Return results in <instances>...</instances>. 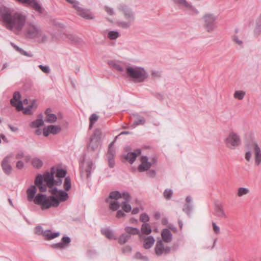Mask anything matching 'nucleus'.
<instances>
[{"label": "nucleus", "instance_id": "4468645a", "mask_svg": "<svg viewBox=\"0 0 261 261\" xmlns=\"http://www.w3.org/2000/svg\"><path fill=\"white\" fill-rule=\"evenodd\" d=\"M61 131V128L59 125H50L43 128V134L45 137H47L49 134L55 135Z\"/></svg>", "mask_w": 261, "mask_h": 261}, {"label": "nucleus", "instance_id": "a19ab883", "mask_svg": "<svg viewBox=\"0 0 261 261\" xmlns=\"http://www.w3.org/2000/svg\"><path fill=\"white\" fill-rule=\"evenodd\" d=\"M128 202L126 201H122L121 202L123 204L122 208L126 213H129L132 211V206L128 203Z\"/></svg>", "mask_w": 261, "mask_h": 261}, {"label": "nucleus", "instance_id": "37998d69", "mask_svg": "<svg viewBox=\"0 0 261 261\" xmlns=\"http://www.w3.org/2000/svg\"><path fill=\"white\" fill-rule=\"evenodd\" d=\"M108 36L111 40L116 39L119 36V33L117 31H112L108 33Z\"/></svg>", "mask_w": 261, "mask_h": 261}, {"label": "nucleus", "instance_id": "79ce46f5", "mask_svg": "<svg viewBox=\"0 0 261 261\" xmlns=\"http://www.w3.org/2000/svg\"><path fill=\"white\" fill-rule=\"evenodd\" d=\"M14 47L16 48V49L21 54L27 57H33L34 56V54L32 53H28L27 51H24L23 49H22L21 48H19L17 46H15Z\"/></svg>", "mask_w": 261, "mask_h": 261}, {"label": "nucleus", "instance_id": "2f4dec72", "mask_svg": "<svg viewBox=\"0 0 261 261\" xmlns=\"http://www.w3.org/2000/svg\"><path fill=\"white\" fill-rule=\"evenodd\" d=\"M246 95V92L244 90H236L233 94V98L235 99L242 100Z\"/></svg>", "mask_w": 261, "mask_h": 261}, {"label": "nucleus", "instance_id": "0eeeda50", "mask_svg": "<svg viewBox=\"0 0 261 261\" xmlns=\"http://www.w3.org/2000/svg\"><path fill=\"white\" fill-rule=\"evenodd\" d=\"M224 143L230 149H234L241 144L240 136L234 131H230L224 139Z\"/></svg>", "mask_w": 261, "mask_h": 261}, {"label": "nucleus", "instance_id": "c9c22d12", "mask_svg": "<svg viewBox=\"0 0 261 261\" xmlns=\"http://www.w3.org/2000/svg\"><path fill=\"white\" fill-rule=\"evenodd\" d=\"M250 192L248 188L240 187L238 189L237 195L238 197H242L244 195H247Z\"/></svg>", "mask_w": 261, "mask_h": 261}, {"label": "nucleus", "instance_id": "ea45409f", "mask_svg": "<svg viewBox=\"0 0 261 261\" xmlns=\"http://www.w3.org/2000/svg\"><path fill=\"white\" fill-rule=\"evenodd\" d=\"M4 172L7 174H10L12 170V167L11 164H2Z\"/></svg>", "mask_w": 261, "mask_h": 261}, {"label": "nucleus", "instance_id": "58836bf2", "mask_svg": "<svg viewBox=\"0 0 261 261\" xmlns=\"http://www.w3.org/2000/svg\"><path fill=\"white\" fill-rule=\"evenodd\" d=\"M63 186L66 191H68L70 189L71 187V182L69 177H66L65 178Z\"/></svg>", "mask_w": 261, "mask_h": 261}, {"label": "nucleus", "instance_id": "b1692460", "mask_svg": "<svg viewBox=\"0 0 261 261\" xmlns=\"http://www.w3.org/2000/svg\"><path fill=\"white\" fill-rule=\"evenodd\" d=\"M102 234L107 238L111 240H117V238L114 236L113 231L110 228H103L101 229Z\"/></svg>", "mask_w": 261, "mask_h": 261}, {"label": "nucleus", "instance_id": "f704fd0d", "mask_svg": "<svg viewBox=\"0 0 261 261\" xmlns=\"http://www.w3.org/2000/svg\"><path fill=\"white\" fill-rule=\"evenodd\" d=\"M109 64L110 66L113 67L119 71H122L124 70L123 67L119 62L111 61L109 62Z\"/></svg>", "mask_w": 261, "mask_h": 261}, {"label": "nucleus", "instance_id": "3c124183", "mask_svg": "<svg viewBox=\"0 0 261 261\" xmlns=\"http://www.w3.org/2000/svg\"><path fill=\"white\" fill-rule=\"evenodd\" d=\"M39 67L45 73H49L50 71V68L47 65H39Z\"/></svg>", "mask_w": 261, "mask_h": 261}, {"label": "nucleus", "instance_id": "a211bd4d", "mask_svg": "<svg viewBox=\"0 0 261 261\" xmlns=\"http://www.w3.org/2000/svg\"><path fill=\"white\" fill-rule=\"evenodd\" d=\"M141 150L140 149H137L135 152H130L127 153L124 156V158L126 159V161L133 163L135 162L136 158L141 154Z\"/></svg>", "mask_w": 261, "mask_h": 261}, {"label": "nucleus", "instance_id": "49530a36", "mask_svg": "<svg viewBox=\"0 0 261 261\" xmlns=\"http://www.w3.org/2000/svg\"><path fill=\"white\" fill-rule=\"evenodd\" d=\"M122 194V197L124 200L123 201L130 202L131 200V196L130 194L126 191L123 192Z\"/></svg>", "mask_w": 261, "mask_h": 261}, {"label": "nucleus", "instance_id": "4d7b16f0", "mask_svg": "<svg viewBox=\"0 0 261 261\" xmlns=\"http://www.w3.org/2000/svg\"><path fill=\"white\" fill-rule=\"evenodd\" d=\"M98 119V116L95 114H92L90 118V127H91L93 123L97 121Z\"/></svg>", "mask_w": 261, "mask_h": 261}, {"label": "nucleus", "instance_id": "bb28decb", "mask_svg": "<svg viewBox=\"0 0 261 261\" xmlns=\"http://www.w3.org/2000/svg\"><path fill=\"white\" fill-rule=\"evenodd\" d=\"M60 232H53L51 230L47 229L43 232V236H44L46 240H51L59 236Z\"/></svg>", "mask_w": 261, "mask_h": 261}, {"label": "nucleus", "instance_id": "09e8293b", "mask_svg": "<svg viewBox=\"0 0 261 261\" xmlns=\"http://www.w3.org/2000/svg\"><path fill=\"white\" fill-rule=\"evenodd\" d=\"M173 194V191L170 189H166L164 192V196L166 199H170Z\"/></svg>", "mask_w": 261, "mask_h": 261}, {"label": "nucleus", "instance_id": "c756f323", "mask_svg": "<svg viewBox=\"0 0 261 261\" xmlns=\"http://www.w3.org/2000/svg\"><path fill=\"white\" fill-rule=\"evenodd\" d=\"M106 201L109 203V208L112 211H116L118 210L121 206V203L118 200L109 201V199H107Z\"/></svg>", "mask_w": 261, "mask_h": 261}, {"label": "nucleus", "instance_id": "cd10ccee", "mask_svg": "<svg viewBox=\"0 0 261 261\" xmlns=\"http://www.w3.org/2000/svg\"><path fill=\"white\" fill-rule=\"evenodd\" d=\"M151 164H139L138 167H131V170L133 172H135L138 170L140 172H143L148 170L151 167Z\"/></svg>", "mask_w": 261, "mask_h": 261}, {"label": "nucleus", "instance_id": "9d476101", "mask_svg": "<svg viewBox=\"0 0 261 261\" xmlns=\"http://www.w3.org/2000/svg\"><path fill=\"white\" fill-rule=\"evenodd\" d=\"M171 250L169 246L165 247L161 240H157L154 247V251L157 256L168 254L171 252Z\"/></svg>", "mask_w": 261, "mask_h": 261}, {"label": "nucleus", "instance_id": "7ed1b4c3", "mask_svg": "<svg viewBox=\"0 0 261 261\" xmlns=\"http://www.w3.org/2000/svg\"><path fill=\"white\" fill-rule=\"evenodd\" d=\"M35 185H36L35 184ZM36 185H31L27 190V198L29 201H33L35 204L40 205L42 210L50 207V206L58 205V202L54 197L47 196L46 195L38 194L35 196L37 189Z\"/></svg>", "mask_w": 261, "mask_h": 261}, {"label": "nucleus", "instance_id": "c03bdc74", "mask_svg": "<svg viewBox=\"0 0 261 261\" xmlns=\"http://www.w3.org/2000/svg\"><path fill=\"white\" fill-rule=\"evenodd\" d=\"M70 242L71 239L69 237H63L62 238L61 243L62 244L63 246H64V248H66L69 246Z\"/></svg>", "mask_w": 261, "mask_h": 261}, {"label": "nucleus", "instance_id": "aec40b11", "mask_svg": "<svg viewBox=\"0 0 261 261\" xmlns=\"http://www.w3.org/2000/svg\"><path fill=\"white\" fill-rule=\"evenodd\" d=\"M77 14L82 17L88 20L93 19L95 18L94 14L91 12L89 10L84 9L83 8L80 10Z\"/></svg>", "mask_w": 261, "mask_h": 261}, {"label": "nucleus", "instance_id": "5fc2aeb1", "mask_svg": "<svg viewBox=\"0 0 261 261\" xmlns=\"http://www.w3.org/2000/svg\"><path fill=\"white\" fill-rule=\"evenodd\" d=\"M135 257L137 259H142L145 261L148 260V257L146 256H143L141 253L139 252H137L136 253L135 255Z\"/></svg>", "mask_w": 261, "mask_h": 261}, {"label": "nucleus", "instance_id": "774afa93", "mask_svg": "<svg viewBox=\"0 0 261 261\" xmlns=\"http://www.w3.org/2000/svg\"><path fill=\"white\" fill-rule=\"evenodd\" d=\"M24 154L23 152L20 151V152H18L17 153V154L16 155V158L17 160H19L21 159L24 158Z\"/></svg>", "mask_w": 261, "mask_h": 261}, {"label": "nucleus", "instance_id": "39448f33", "mask_svg": "<svg viewBox=\"0 0 261 261\" xmlns=\"http://www.w3.org/2000/svg\"><path fill=\"white\" fill-rule=\"evenodd\" d=\"M125 71L128 77L137 82H143L148 76L146 69L141 66H127Z\"/></svg>", "mask_w": 261, "mask_h": 261}, {"label": "nucleus", "instance_id": "a878e982", "mask_svg": "<svg viewBox=\"0 0 261 261\" xmlns=\"http://www.w3.org/2000/svg\"><path fill=\"white\" fill-rule=\"evenodd\" d=\"M54 168H52L51 172H49L51 173V172H53L54 174H56V177L58 178H63L66 176L67 171L65 169H62L61 168H57L56 170V172L54 171Z\"/></svg>", "mask_w": 261, "mask_h": 261}, {"label": "nucleus", "instance_id": "864d4df0", "mask_svg": "<svg viewBox=\"0 0 261 261\" xmlns=\"http://www.w3.org/2000/svg\"><path fill=\"white\" fill-rule=\"evenodd\" d=\"M145 119L143 117H139L134 121L133 125L135 127L136 126L140 124H143L145 123Z\"/></svg>", "mask_w": 261, "mask_h": 261}, {"label": "nucleus", "instance_id": "f3484780", "mask_svg": "<svg viewBox=\"0 0 261 261\" xmlns=\"http://www.w3.org/2000/svg\"><path fill=\"white\" fill-rule=\"evenodd\" d=\"M45 122L49 123H53L57 121L58 117L54 114L51 113V111L50 109H48L45 111Z\"/></svg>", "mask_w": 261, "mask_h": 261}, {"label": "nucleus", "instance_id": "338daca9", "mask_svg": "<svg viewBox=\"0 0 261 261\" xmlns=\"http://www.w3.org/2000/svg\"><path fill=\"white\" fill-rule=\"evenodd\" d=\"M125 216V214L121 210H119L116 214V217L118 218H121Z\"/></svg>", "mask_w": 261, "mask_h": 261}, {"label": "nucleus", "instance_id": "dca6fc26", "mask_svg": "<svg viewBox=\"0 0 261 261\" xmlns=\"http://www.w3.org/2000/svg\"><path fill=\"white\" fill-rule=\"evenodd\" d=\"M143 240V246L145 249H150L154 244L155 240L154 238L149 236L148 237H143L142 236V239Z\"/></svg>", "mask_w": 261, "mask_h": 261}, {"label": "nucleus", "instance_id": "5701e85b", "mask_svg": "<svg viewBox=\"0 0 261 261\" xmlns=\"http://www.w3.org/2000/svg\"><path fill=\"white\" fill-rule=\"evenodd\" d=\"M31 6L34 10L39 13H41L42 11V8L41 4L36 0H30L28 4Z\"/></svg>", "mask_w": 261, "mask_h": 261}, {"label": "nucleus", "instance_id": "69168bd1", "mask_svg": "<svg viewBox=\"0 0 261 261\" xmlns=\"http://www.w3.org/2000/svg\"><path fill=\"white\" fill-rule=\"evenodd\" d=\"M233 40L239 45H242L243 42L238 37V36H233Z\"/></svg>", "mask_w": 261, "mask_h": 261}, {"label": "nucleus", "instance_id": "f03ea898", "mask_svg": "<svg viewBox=\"0 0 261 261\" xmlns=\"http://www.w3.org/2000/svg\"><path fill=\"white\" fill-rule=\"evenodd\" d=\"M0 14L3 19L5 27L15 34H19L25 24V15L21 13L14 12L8 8L1 7Z\"/></svg>", "mask_w": 261, "mask_h": 261}, {"label": "nucleus", "instance_id": "6e6d98bb", "mask_svg": "<svg viewBox=\"0 0 261 261\" xmlns=\"http://www.w3.org/2000/svg\"><path fill=\"white\" fill-rule=\"evenodd\" d=\"M252 158V153L250 150L247 149L245 153V159L247 162H249Z\"/></svg>", "mask_w": 261, "mask_h": 261}, {"label": "nucleus", "instance_id": "ddd939ff", "mask_svg": "<svg viewBox=\"0 0 261 261\" xmlns=\"http://www.w3.org/2000/svg\"><path fill=\"white\" fill-rule=\"evenodd\" d=\"M44 124V121L42 118H37L32 121L30 124V126L31 128L34 129V133L35 135L39 136L41 135L43 131L40 128Z\"/></svg>", "mask_w": 261, "mask_h": 261}, {"label": "nucleus", "instance_id": "393cba45", "mask_svg": "<svg viewBox=\"0 0 261 261\" xmlns=\"http://www.w3.org/2000/svg\"><path fill=\"white\" fill-rule=\"evenodd\" d=\"M253 149L255 152V161L256 163L261 162V150L257 144H253Z\"/></svg>", "mask_w": 261, "mask_h": 261}, {"label": "nucleus", "instance_id": "8fccbe9b", "mask_svg": "<svg viewBox=\"0 0 261 261\" xmlns=\"http://www.w3.org/2000/svg\"><path fill=\"white\" fill-rule=\"evenodd\" d=\"M140 220L143 222V223H146V222L149 221V217L148 215L146 213L142 214L140 217Z\"/></svg>", "mask_w": 261, "mask_h": 261}, {"label": "nucleus", "instance_id": "72a5a7b5", "mask_svg": "<svg viewBox=\"0 0 261 261\" xmlns=\"http://www.w3.org/2000/svg\"><path fill=\"white\" fill-rule=\"evenodd\" d=\"M141 231L143 234H149L152 231L150 225L148 223H143L142 225Z\"/></svg>", "mask_w": 261, "mask_h": 261}, {"label": "nucleus", "instance_id": "423d86ee", "mask_svg": "<svg viewBox=\"0 0 261 261\" xmlns=\"http://www.w3.org/2000/svg\"><path fill=\"white\" fill-rule=\"evenodd\" d=\"M217 15L212 12H206L203 14L201 20L205 30L208 33L214 31L216 28Z\"/></svg>", "mask_w": 261, "mask_h": 261}, {"label": "nucleus", "instance_id": "e2e57ef3", "mask_svg": "<svg viewBox=\"0 0 261 261\" xmlns=\"http://www.w3.org/2000/svg\"><path fill=\"white\" fill-rule=\"evenodd\" d=\"M72 5H73V7L77 11V13H79L80 10H81L82 8L80 6L79 2H76V1H74L73 3L72 4Z\"/></svg>", "mask_w": 261, "mask_h": 261}, {"label": "nucleus", "instance_id": "c85d7f7f", "mask_svg": "<svg viewBox=\"0 0 261 261\" xmlns=\"http://www.w3.org/2000/svg\"><path fill=\"white\" fill-rule=\"evenodd\" d=\"M125 230L129 234H138L140 239H142V234L140 233V230L138 228L126 226L125 228Z\"/></svg>", "mask_w": 261, "mask_h": 261}, {"label": "nucleus", "instance_id": "0e129e2a", "mask_svg": "<svg viewBox=\"0 0 261 261\" xmlns=\"http://www.w3.org/2000/svg\"><path fill=\"white\" fill-rule=\"evenodd\" d=\"M132 251V247L130 246H126L122 249L124 253H129Z\"/></svg>", "mask_w": 261, "mask_h": 261}, {"label": "nucleus", "instance_id": "6ab92c4d", "mask_svg": "<svg viewBox=\"0 0 261 261\" xmlns=\"http://www.w3.org/2000/svg\"><path fill=\"white\" fill-rule=\"evenodd\" d=\"M173 1L181 8L191 11H194L195 9L187 0H173Z\"/></svg>", "mask_w": 261, "mask_h": 261}, {"label": "nucleus", "instance_id": "052dcab7", "mask_svg": "<svg viewBox=\"0 0 261 261\" xmlns=\"http://www.w3.org/2000/svg\"><path fill=\"white\" fill-rule=\"evenodd\" d=\"M43 228L40 226H37L35 228V232L36 234L40 235V234H43Z\"/></svg>", "mask_w": 261, "mask_h": 261}, {"label": "nucleus", "instance_id": "2eb2a0df", "mask_svg": "<svg viewBox=\"0 0 261 261\" xmlns=\"http://www.w3.org/2000/svg\"><path fill=\"white\" fill-rule=\"evenodd\" d=\"M81 170V175H83L85 173L86 176L89 178L91 173V171L95 168L94 164H82L80 167Z\"/></svg>", "mask_w": 261, "mask_h": 261}, {"label": "nucleus", "instance_id": "9b49d317", "mask_svg": "<svg viewBox=\"0 0 261 261\" xmlns=\"http://www.w3.org/2000/svg\"><path fill=\"white\" fill-rule=\"evenodd\" d=\"M118 10L122 13L126 20H129L132 21L134 20L135 15L132 8L125 5H120Z\"/></svg>", "mask_w": 261, "mask_h": 261}, {"label": "nucleus", "instance_id": "bf43d9fd", "mask_svg": "<svg viewBox=\"0 0 261 261\" xmlns=\"http://www.w3.org/2000/svg\"><path fill=\"white\" fill-rule=\"evenodd\" d=\"M113 143H111L110 145L108 153V158L109 160V161L110 162V160L111 159V158L113 156L112 152H113Z\"/></svg>", "mask_w": 261, "mask_h": 261}, {"label": "nucleus", "instance_id": "680f3d73", "mask_svg": "<svg viewBox=\"0 0 261 261\" xmlns=\"http://www.w3.org/2000/svg\"><path fill=\"white\" fill-rule=\"evenodd\" d=\"M212 225H213V230H214V232L216 234L220 233V228H219V227L218 226H217L216 225V223L213 222L212 223Z\"/></svg>", "mask_w": 261, "mask_h": 261}, {"label": "nucleus", "instance_id": "4c0bfd02", "mask_svg": "<svg viewBox=\"0 0 261 261\" xmlns=\"http://www.w3.org/2000/svg\"><path fill=\"white\" fill-rule=\"evenodd\" d=\"M130 236L126 233H123L118 239V242L120 244H124L127 242Z\"/></svg>", "mask_w": 261, "mask_h": 261}, {"label": "nucleus", "instance_id": "412c9836", "mask_svg": "<svg viewBox=\"0 0 261 261\" xmlns=\"http://www.w3.org/2000/svg\"><path fill=\"white\" fill-rule=\"evenodd\" d=\"M215 215L221 218H226L227 216L221 204H217L215 207Z\"/></svg>", "mask_w": 261, "mask_h": 261}, {"label": "nucleus", "instance_id": "1a4fd4ad", "mask_svg": "<svg viewBox=\"0 0 261 261\" xmlns=\"http://www.w3.org/2000/svg\"><path fill=\"white\" fill-rule=\"evenodd\" d=\"M23 113L25 115H30L33 113V111L36 109L38 105L36 100L33 99H24L23 100Z\"/></svg>", "mask_w": 261, "mask_h": 261}, {"label": "nucleus", "instance_id": "6e6552de", "mask_svg": "<svg viewBox=\"0 0 261 261\" xmlns=\"http://www.w3.org/2000/svg\"><path fill=\"white\" fill-rule=\"evenodd\" d=\"M101 132L99 129L94 130L90 138L88 145V149L91 151L98 150L100 146Z\"/></svg>", "mask_w": 261, "mask_h": 261}, {"label": "nucleus", "instance_id": "20e7f679", "mask_svg": "<svg viewBox=\"0 0 261 261\" xmlns=\"http://www.w3.org/2000/svg\"><path fill=\"white\" fill-rule=\"evenodd\" d=\"M25 35L29 38L36 39L39 42L42 43L47 40V36L42 31L40 26L34 22L28 25Z\"/></svg>", "mask_w": 261, "mask_h": 261}, {"label": "nucleus", "instance_id": "f8f14e48", "mask_svg": "<svg viewBox=\"0 0 261 261\" xmlns=\"http://www.w3.org/2000/svg\"><path fill=\"white\" fill-rule=\"evenodd\" d=\"M11 103L18 111L23 109V101L21 100V95L19 92H15L14 93L13 97L11 99Z\"/></svg>", "mask_w": 261, "mask_h": 261}, {"label": "nucleus", "instance_id": "4be33fe9", "mask_svg": "<svg viewBox=\"0 0 261 261\" xmlns=\"http://www.w3.org/2000/svg\"><path fill=\"white\" fill-rule=\"evenodd\" d=\"M163 240L166 243H170L172 240V234L167 228L164 229L161 232Z\"/></svg>", "mask_w": 261, "mask_h": 261}, {"label": "nucleus", "instance_id": "473e14b6", "mask_svg": "<svg viewBox=\"0 0 261 261\" xmlns=\"http://www.w3.org/2000/svg\"><path fill=\"white\" fill-rule=\"evenodd\" d=\"M132 21L129 20H118L117 22V25L118 27L122 29H128L130 26Z\"/></svg>", "mask_w": 261, "mask_h": 261}, {"label": "nucleus", "instance_id": "7c9ffc66", "mask_svg": "<svg viewBox=\"0 0 261 261\" xmlns=\"http://www.w3.org/2000/svg\"><path fill=\"white\" fill-rule=\"evenodd\" d=\"M23 161H18L17 163H21L22 162H32V163H41V161L38 158H35L33 159H31L30 155H25L24 156Z\"/></svg>", "mask_w": 261, "mask_h": 261}, {"label": "nucleus", "instance_id": "13d9d810", "mask_svg": "<svg viewBox=\"0 0 261 261\" xmlns=\"http://www.w3.org/2000/svg\"><path fill=\"white\" fill-rule=\"evenodd\" d=\"M51 248L54 249H64V246L62 245V244L60 242L58 243H54L51 245Z\"/></svg>", "mask_w": 261, "mask_h": 261}, {"label": "nucleus", "instance_id": "e433bc0d", "mask_svg": "<svg viewBox=\"0 0 261 261\" xmlns=\"http://www.w3.org/2000/svg\"><path fill=\"white\" fill-rule=\"evenodd\" d=\"M121 193L118 191H115L110 193L108 199H114V200H118L119 199L121 198Z\"/></svg>", "mask_w": 261, "mask_h": 261}, {"label": "nucleus", "instance_id": "603ef678", "mask_svg": "<svg viewBox=\"0 0 261 261\" xmlns=\"http://www.w3.org/2000/svg\"><path fill=\"white\" fill-rule=\"evenodd\" d=\"M105 10L107 14L110 16H113L115 14V11L114 9L111 7L106 6L105 7Z\"/></svg>", "mask_w": 261, "mask_h": 261}, {"label": "nucleus", "instance_id": "a18cd8bd", "mask_svg": "<svg viewBox=\"0 0 261 261\" xmlns=\"http://www.w3.org/2000/svg\"><path fill=\"white\" fill-rule=\"evenodd\" d=\"M192 210V205L191 204H185L182 208V211L185 212L188 216L190 215Z\"/></svg>", "mask_w": 261, "mask_h": 261}, {"label": "nucleus", "instance_id": "f257e3e1", "mask_svg": "<svg viewBox=\"0 0 261 261\" xmlns=\"http://www.w3.org/2000/svg\"><path fill=\"white\" fill-rule=\"evenodd\" d=\"M61 179L59 180H55L53 172L50 173L49 172H47L43 175L39 174L35 178V183L40 192H45L47 188L48 187L49 188V192L55 195L51 196L54 197L57 201L58 205L50 206V207H58L60 202L66 201L69 197L68 194L66 191L62 190H58L57 187H53L54 185L58 186L61 185Z\"/></svg>", "mask_w": 261, "mask_h": 261}, {"label": "nucleus", "instance_id": "de8ad7c7", "mask_svg": "<svg viewBox=\"0 0 261 261\" xmlns=\"http://www.w3.org/2000/svg\"><path fill=\"white\" fill-rule=\"evenodd\" d=\"M14 158L13 155L11 153L7 154L4 159L2 163H8L12 162Z\"/></svg>", "mask_w": 261, "mask_h": 261}]
</instances>
